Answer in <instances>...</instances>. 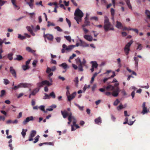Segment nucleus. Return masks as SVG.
I'll list each match as a JSON object with an SVG mask.
<instances>
[{
  "label": "nucleus",
  "instance_id": "1",
  "mask_svg": "<svg viewBox=\"0 0 150 150\" xmlns=\"http://www.w3.org/2000/svg\"><path fill=\"white\" fill-rule=\"evenodd\" d=\"M104 21V25L103 26L105 32H107L109 30H114V29L113 25L109 21L108 17L105 16Z\"/></svg>",
  "mask_w": 150,
  "mask_h": 150
},
{
  "label": "nucleus",
  "instance_id": "2",
  "mask_svg": "<svg viewBox=\"0 0 150 150\" xmlns=\"http://www.w3.org/2000/svg\"><path fill=\"white\" fill-rule=\"evenodd\" d=\"M74 19L76 20L78 24L81 21L82 18L83 16V13L81 10L79 8L76 9L74 12Z\"/></svg>",
  "mask_w": 150,
  "mask_h": 150
},
{
  "label": "nucleus",
  "instance_id": "3",
  "mask_svg": "<svg viewBox=\"0 0 150 150\" xmlns=\"http://www.w3.org/2000/svg\"><path fill=\"white\" fill-rule=\"evenodd\" d=\"M79 45V43H77L76 45H71L67 47L65 44H63L62 45L63 49L61 50V52L62 53H64L65 52V50H66L67 52L70 51L76 46L78 47Z\"/></svg>",
  "mask_w": 150,
  "mask_h": 150
},
{
  "label": "nucleus",
  "instance_id": "4",
  "mask_svg": "<svg viewBox=\"0 0 150 150\" xmlns=\"http://www.w3.org/2000/svg\"><path fill=\"white\" fill-rule=\"evenodd\" d=\"M61 113L64 118H66L67 116H68V120L69 121L68 122V124L70 125L71 122V113L70 112L68 113L66 110H64V111H61Z\"/></svg>",
  "mask_w": 150,
  "mask_h": 150
},
{
  "label": "nucleus",
  "instance_id": "5",
  "mask_svg": "<svg viewBox=\"0 0 150 150\" xmlns=\"http://www.w3.org/2000/svg\"><path fill=\"white\" fill-rule=\"evenodd\" d=\"M133 42V41L132 40H130L125 45L124 47V52L127 55H128L130 51V47Z\"/></svg>",
  "mask_w": 150,
  "mask_h": 150
},
{
  "label": "nucleus",
  "instance_id": "6",
  "mask_svg": "<svg viewBox=\"0 0 150 150\" xmlns=\"http://www.w3.org/2000/svg\"><path fill=\"white\" fill-rule=\"evenodd\" d=\"M36 131L35 130H32L30 133V135L29 137V139L26 141H32L33 140V138L35 135L36 134Z\"/></svg>",
  "mask_w": 150,
  "mask_h": 150
},
{
  "label": "nucleus",
  "instance_id": "7",
  "mask_svg": "<svg viewBox=\"0 0 150 150\" xmlns=\"http://www.w3.org/2000/svg\"><path fill=\"white\" fill-rule=\"evenodd\" d=\"M86 63V61L85 59L83 58V61L82 62H81L80 64L78 66V70L79 71H83L82 66H85Z\"/></svg>",
  "mask_w": 150,
  "mask_h": 150
},
{
  "label": "nucleus",
  "instance_id": "8",
  "mask_svg": "<svg viewBox=\"0 0 150 150\" xmlns=\"http://www.w3.org/2000/svg\"><path fill=\"white\" fill-rule=\"evenodd\" d=\"M44 34L43 37L45 39L47 38L49 40H52L54 38L52 35L49 34H45V32H44Z\"/></svg>",
  "mask_w": 150,
  "mask_h": 150
},
{
  "label": "nucleus",
  "instance_id": "9",
  "mask_svg": "<svg viewBox=\"0 0 150 150\" xmlns=\"http://www.w3.org/2000/svg\"><path fill=\"white\" fill-rule=\"evenodd\" d=\"M120 91L119 88L118 87H117L112 91V94L114 97H117L118 96Z\"/></svg>",
  "mask_w": 150,
  "mask_h": 150
},
{
  "label": "nucleus",
  "instance_id": "10",
  "mask_svg": "<svg viewBox=\"0 0 150 150\" xmlns=\"http://www.w3.org/2000/svg\"><path fill=\"white\" fill-rule=\"evenodd\" d=\"M33 120V117L32 116L27 117L26 118V119L23 121V123L24 125H25L30 121Z\"/></svg>",
  "mask_w": 150,
  "mask_h": 150
},
{
  "label": "nucleus",
  "instance_id": "11",
  "mask_svg": "<svg viewBox=\"0 0 150 150\" xmlns=\"http://www.w3.org/2000/svg\"><path fill=\"white\" fill-rule=\"evenodd\" d=\"M90 22L88 21L87 16L85 18L84 24L82 25V27H85L88 25H90Z\"/></svg>",
  "mask_w": 150,
  "mask_h": 150
},
{
  "label": "nucleus",
  "instance_id": "12",
  "mask_svg": "<svg viewBox=\"0 0 150 150\" xmlns=\"http://www.w3.org/2000/svg\"><path fill=\"white\" fill-rule=\"evenodd\" d=\"M145 104V102H144L143 103L142 105L143 110L142 113L143 115L147 113L148 112L147 110V108L146 107Z\"/></svg>",
  "mask_w": 150,
  "mask_h": 150
},
{
  "label": "nucleus",
  "instance_id": "13",
  "mask_svg": "<svg viewBox=\"0 0 150 150\" xmlns=\"http://www.w3.org/2000/svg\"><path fill=\"white\" fill-rule=\"evenodd\" d=\"M10 71L12 75L15 78L16 77V74L15 70L12 67H11L10 68Z\"/></svg>",
  "mask_w": 150,
  "mask_h": 150
},
{
  "label": "nucleus",
  "instance_id": "14",
  "mask_svg": "<svg viewBox=\"0 0 150 150\" xmlns=\"http://www.w3.org/2000/svg\"><path fill=\"white\" fill-rule=\"evenodd\" d=\"M115 89L114 87L111 85H109L105 87V90L108 91H112Z\"/></svg>",
  "mask_w": 150,
  "mask_h": 150
},
{
  "label": "nucleus",
  "instance_id": "15",
  "mask_svg": "<svg viewBox=\"0 0 150 150\" xmlns=\"http://www.w3.org/2000/svg\"><path fill=\"white\" fill-rule=\"evenodd\" d=\"M56 69V67L54 66L51 68V69L49 67H47L46 70V72L47 73H49L51 71H54Z\"/></svg>",
  "mask_w": 150,
  "mask_h": 150
},
{
  "label": "nucleus",
  "instance_id": "16",
  "mask_svg": "<svg viewBox=\"0 0 150 150\" xmlns=\"http://www.w3.org/2000/svg\"><path fill=\"white\" fill-rule=\"evenodd\" d=\"M76 93L74 92L71 95H70L67 97L68 101H70L72 99L74 98L76 96Z\"/></svg>",
  "mask_w": 150,
  "mask_h": 150
},
{
  "label": "nucleus",
  "instance_id": "17",
  "mask_svg": "<svg viewBox=\"0 0 150 150\" xmlns=\"http://www.w3.org/2000/svg\"><path fill=\"white\" fill-rule=\"evenodd\" d=\"M19 85L20 88L23 87L25 88L28 87L29 86V84L26 83H21L19 84Z\"/></svg>",
  "mask_w": 150,
  "mask_h": 150
},
{
  "label": "nucleus",
  "instance_id": "18",
  "mask_svg": "<svg viewBox=\"0 0 150 150\" xmlns=\"http://www.w3.org/2000/svg\"><path fill=\"white\" fill-rule=\"evenodd\" d=\"M83 37L85 39L89 41H91L93 40V38L91 35H85Z\"/></svg>",
  "mask_w": 150,
  "mask_h": 150
},
{
  "label": "nucleus",
  "instance_id": "19",
  "mask_svg": "<svg viewBox=\"0 0 150 150\" xmlns=\"http://www.w3.org/2000/svg\"><path fill=\"white\" fill-rule=\"evenodd\" d=\"M102 120L100 117H99L95 120V123L98 125H100L101 123Z\"/></svg>",
  "mask_w": 150,
  "mask_h": 150
},
{
  "label": "nucleus",
  "instance_id": "20",
  "mask_svg": "<svg viewBox=\"0 0 150 150\" xmlns=\"http://www.w3.org/2000/svg\"><path fill=\"white\" fill-rule=\"evenodd\" d=\"M80 43L79 45L80 46H83V47H87L89 46V45L86 43L85 42L82 41L81 40H80Z\"/></svg>",
  "mask_w": 150,
  "mask_h": 150
},
{
  "label": "nucleus",
  "instance_id": "21",
  "mask_svg": "<svg viewBox=\"0 0 150 150\" xmlns=\"http://www.w3.org/2000/svg\"><path fill=\"white\" fill-rule=\"evenodd\" d=\"M34 0H30V2H27L26 4H28L31 8H33Z\"/></svg>",
  "mask_w": 150,
  "mask_h": 150
},
{
  "label": "nucleus",
  "instance_id": "22",
  "mask_svg": "<svg viewBox=\"0 0 150 150\" xmlns=\"http://www.w3.org/2000/svg\"><path fill=\"white\" fill-rule=\"evenodd\" d=\"M42 83H43V85H46L47 86H50L52 85V83H50V82L47 80H45L42 81Z\"/></svg>",
  "mask_w": 150,
  "mask_h": 150
},
{
  "label": "nucleus",
  "instance_id": "23",
  "mask_svg": "<svg viewBox=\"0 0 150 150\" xmlns=\"http://www.w3.org/2000/svg\"><path fill=\"white\" fill-rule=\"evenodd\" d=\"M71 131L75 130L76 129H78L79 128V126L76 124L74 125L73 124V125H71Z\"/></svg>",
  "mask_w": 150,
  "mask_h": 150
},
{
  "label": "nucleus",
  "instance_id": "24",
  "mask_svg": "<svg viewBox=\"0 0 150 150\" xmlns=\"http://www.w3.org/2000/svg\"><path fill=\"white\" fill-rule=\"evenodd\" d=\"M23 59V58L22 56L20 55H16V57L14 59L15 60L21 61Z\"/></svg>",
  "mask_w": 150,
  "mask_h": 150
},
{
  "label": "nucleus",
  "instance_id": "25",
  "mask_svg": "<svg viewBox=\"0 0 150 150\" xmlns=\"http://www.w3.org/2000/svg\"><path fill=\"white\" fill-rule=\"evenodd\" d=\"M116 26L118 28H121L123 27L122 23L118 21H116Z\"/></svg>",
  "mask_w": 150,
  "mask_h": 150
},
{
  "label": "nucleus",
  "instance_id": "26",
  "mask_svg": "<svg viewBox=\"0 0 150 150\" xmlns=\"http://www.w3.org/2000/svg\"><path fill=\"white\" fill-rule=\"evenodd\" d=\"M125 1L128 8L132 10V7L130 4L129 0H125Z\"/></svg>",
  "mask_w": 150,
  "mask_h": 150
},
{
  "label": "nucleus",
  "instance_id": "27",
  "mask_svg": "<svg viewBox=\"0 0 150 150\" xmlns=\"http://www.w3.org/2000/svg\"><path fill=\"white\" fill-rule=\"evenodd\" d=\"M59 66L62 67L65 69H66L68 67L67 65L65 63H62V64L59 65Z\"/></svg>",
  "mask_w": 150,
  "mask_h": 150
},
{
  "label": "nucleus",
  "instance_id": "28",
  "mask_svg": "<svg viewBox=\"0 0 150 150\" xmlns=\"http://www.w3.org/2000/svg\"><path fill=\"white\" fill-rule=\"evenodd\" d=\"M26 50L27 51H28L29 52H30L32 53H34L35 51V50H33L30 47H26Z\"/></svg>",
  "mask_w": 150,
  "mask_h": 150
},
{
  "label": "nucleus",
  "instance_id": "29",
  "mask_svg": "<svg viewBox=\"0 0 150 150\" xmlns=\"http://www.w3.org/2000/svg\"><path fill=\"white\" fill-rule=\"evenodd\" d=\"M91 63H92V67H94L95 68H96L98 67V64L95 61H92L91 62Z\"/></svg>",
  "mask_w": 150,
  "mask_h": 150
},
{
  "label": "nucleus",
  "instance_id": "30",
  "mask_svg": "<svg viewBox=\"0 0 150 150\" xmlns=\"http://www.w3.org/2000/svg\"><path fill=\"white\" fill-rule=\"evenodd\" d=\"M11 2L13 4L15 7V8H17V9L18 10L19 9V8L18 7V6L16 4V0H11Z\"/></svg>",
  "mask_w": 150,
  "mask_h": 150
},
{
  "label": "nucleus",
  "instance_id": "31",
  "mask_svg": "<svg viewBox=\"0 0 150 150\" xmlns=\"http://www.w3.org/2000/svg\"><path fill=\"white\" fill-rule=\"evenodd\" d=\"M145 14L146 15L147 18L150 19V11L148 10H145Z\"/></svg>",
  "mask_w": 150,
  "mask_h": 150
},
{
  "label": "nucleus",
  "instance_id": "32",
  "mask_svg": "<svg viewBox=\"0 0 150 150\" xmlns=\"http://www.w3.org/2000/svg\"><path fill=\"white\" fill-rule=\"evenodd\" d=\"M39 89L35 88L34 89L33 91L32 92L31 94L32 95L34 96L39 91Z\"/></svg>",
  "mask_w": 150,
  "mask_h": 150
},
{
  "label": "nucleus",
  "instance_id": "33",
  "mask_svg": "<svg viewBox=\"0 0 150 150\" xmlns=\"http://www.w3.org/2000/svg\"><path fill=\"white\" fill-rule=\"evenodd\" d=\"M49 144L50 145H53V143L52 142H44L43 143H40L39 144V146H41L43 144Z\"/></svg>",
  "mask_w": 150,
  "mask_h": 150
},
{
  "label": "nucleus",
  "instance_id": "34",
  "mask_svg": "<svg viewBox=\"0 0 150 150\" xmlns=\"http://www.w3.org/2000/svg\"><path fill=\"white\" fill-rule=\"evenodd\" d=\"M13 54L11 53L8 54L7 55V57L10 60H12L13 59Z\"/></svg>",
  "mask_w": 150,
  "mask_h": 150
},
{
  "label": "nucleus",
  "instance_id": "35",
  "mask_svg": "<svg viewBox=\"0 0 150 150\" xmlns=\"http://www.w3.org/2000/svg\"><path fill=\"white\" fill-rule=\"evenodd\" d=\"M22 68L25 71L26 70L29 69V67L28 65H23L22 66Z\"/></svg>",
  "mask_w": 150,
  "mask_h": 150
},
{
  "label": "nucleus",
  "instance_id": "36",
  "mask_svg": "<svg viewBox=\"0 0 150 150\" xmlns=\"http://www.w3.org/2000/svg\"><path fill=\"white\" fill-rule=\"evenodd\" d=\"M50 97H51L52 98L54 99L56 97L55 95L54 92L53 91L51 93L49 94Z\"/></svg>",
  "mask_w": 150,
  "mask_h": 150
},
{
  "label": "nucleus",
  "instance_id": "37",
  "mask_svg": "<svg viewBox=\"0 0 150 150\" xmlns=\"http://www.w3.org/2000/svg\"><path fill=\"white\" fill-rule=\"evenodd\" d=\"M134 60L135 61V66L137 67L138 66V62L139 61V59L137 58V57H134Z\"/></svg>",
  "mask_w": 150,
  "mask_h": 150
},
{
  "label": "nucleus",
  "instance_id": "38",
  "mask_svg": "<svg viewBox=\"0 0 150 150\" xmlns=\"http://www.w3.org/2000/svg\"><path fill=\"white\" fill-rule=\"evenodd\" d=\"M18 38L21 40H23L26 38V37L22 35H21L18 34Z\"/></svg>",
  "mask_w": 150,
  "mask_h": 150
},
{
  "label": "nucleus",
  "instance_id": "39",
  "mask_svg": "<svg viewBox=\"0 0 150 150\" xmlns=\"http://www.w3.org/2000/svg\"><path fill=\"white\" fill-rule=\"evenodd\" d=\"M45 106L44 105H41L39 107V108L41 110L43 111L44 112H46L47 111L45 110Z\"/></svg>",
  "mask_w": 150,
  "mask_h": 150
},
{
  "label": "nucleus",
  "instance_id": "40",
  "mask_svg": "<svg viewBox=\"0 0 150 150\" xmlns=\"http://www.w3.org/2000/svg\"><path fill=\"white\" fill-rule=\"evenodd\" d=\"M111 15L112 16V19H113V17L115 14V10L113 8H111L110 10Z\"/></svg>",
  "mask_w": 150,
  "mask_h": 150
},
{
  "label": "nucleus",
  "instance_id": "41",
  "mask_svg": "<svg viewBox=\"0 0 150 150\" xmlns=\"http://www.w3.org/2000/svg\"><path fill=\"white\" fill-rule=\"evenodd\" d=\"M39 137L40 136L39 135H38L34 139V141H33V143H37L38 141Z\"/></svg>",
  "mask_w": 150,
  "mask_h": 150
},
{
  "label": "nucleus",
  "instance_id": "42",
  "mask_svg": "<svg viewBox=\"0 0 150 150\" xmlns=\"http://www.w3.org/2000/svg\"><path fill=\"white\" fill-rule=\"evenodd\" d=\"M75 105L78 107L79 108V109L81 111H83V106L81 107L79 105L77 104L76 103H75Z\"/></svg>",
  "mask_w": 150,
  "mask_h": 150
},
{
  "label": "nucleus",
  "instance_id": "43",
  "mask_svg": "<svg viewBox=\"0 0 150 150\" xmlns=\"http://www.w3.org/2000/svg\"><path fill=\"white\" fill-rule=\"evenodd\" d=\"M71 120H73V124H75L77 122V120L76 118L72 116V114H71Z\"/></svg>",
  "mask_w": 150,
  "mask_h": 150
},
{
  "label": "nucleus",
  "instance_id": "44",
  "mask_svg": "<svg viewBox=\"0 0 150 150\" xmlns=\"http://www.w3.org/2000/svg\"><path fill=\"white\" fill-rule=\"evenodd\" d=\"M24 130L23 129V131L21 132V134L23 138H24L26 135V132L27 131V129L25 130V131H24Z\"/></svg>",
  "mask_w": 150,
  "mask_h": 150
},
{
  "label": "nucleus",
  "instance_id": "45",
  "mask_svg": "<svg viewBox=\"0 0 150 150\" xmlns=\"http://www.w3.org/2000/svg\"><path fill=\"white\" fill-rule=\"evenodd\" d=\"M137 44L138 45V46L137 48V50H142V46L141 44H139V43H137Z\"/></svg>",
  "mask_w": 150,
  "mask_h": 150
},
{
  "label": "nucleus",
  "instance_id": "46",
  "mask_svg": "<svg viewBox=\"0 0 150 150\" xmlns=\"http://www.w3.org/2000/svg\"><path fill=\"white\" fill-rule=\"evenodd\" d=\"M74 82L76 83V86H77L78 84L79 80L78 77H76L75 78Z\"/></svg>",
  "mask_w": 150,
  "mask_h": 150
},
{
  "label": "nucleus",
  "instance_id": "47",
  "mask_svg": "<svg viewBox=\"0 0 150 150\" xmlns=\"http://www.w3.org/2000/svg\"><path fill=\"white\" fill-rule=\"evenodd\" d=\"M90 85H85L84 86L83 88V91H85L87 88H89L90 87Z\"/></svg>",
  "mask_w": 150,
  "mask_h": 150
},
{
  "label": "nucleus",
  "instance_id": "48",
  "mask_svg": "<svg viewBox=\"0 0 150 150\" xmlns=\"http://www.w3.org/2000/svg\"><path fill=\"white\" fill-rule=\"evenodd\" d=\"M123 108H124V107H123V105L121 104L117 107V109L118 110H120Z\"/></svg>",
  "mask_w": 150,
  "mask_h": 150
},
{
  "label": "nucleus",
  "instance_id": "49",
  "mask_svg": "<svg viewBox=\"0 0 150 150\" xmlns=\"http://www.w3.org/2000/svg\"><path fill=\"white\" fill-rule=\"evenodd\" d=\"M64 38L66 39L67 40L69 41V42H71V38L70 36H65Z\"/></svg>",
  "mask_w": 150,
  "mask_h": 150
},
{
  "label": "nucleus",
  "instance_id": "50",
  "mask_svg": "<svg viewBox=\"0 0 150 150\" xmlns=\"http://www.w3.org/2000/svg\"><path fill=\"white\" fill-rule=\"evenodd\" d=\"M50 98V97L49 95H48L47 93H45V96L43 97V99H49Z\"/></svg>",
  "mask_w": 150,
  "mask_h": 150
},
{
  "label": "nucleus",
  "instance_id": "51",
  "mask_svg": "<svg viewBox=\"0 0 150 150\" xmlns=\"http://www.w3.org/2000/svg\"><path fill=\"white\" fill-rule=\"evenodd\" d=\"M76 64L79 65L80 64V63L81 62L80 59L79 57H78L76 59Z\"/></svg>",
  "mask_w": 150,
  "mask_h": 150
},
{
  "label": "nucleus",
  "instance_id": "52",
  "mask_svg": "<svg viewBox=\"0 0 150 150\" xmlns=\"http://www.w3.org/2000/svg\"><path fill=\"white\" fill-rule=\"evenodd\" d=\"M48 24H47V26L49 27L50 26H54L55 25V24L52 23H51L50 21H48Z\"/></svg>",
  "mask_w": 150,
  "mask_h": 150
},
{
  "label": "nucleus",
  "instance_id": "53",
  "mask_svg": "<svg viewBox=\"0 0 150 150\" xmlns=\"http://www.w3.org/2000/svg\"><path fill=\"white\" fill-rule=\"evenodd\" d=\"M20 88L19 84L17 86H15L14 87L12 88V89L13 90H16L18 88Z\"/></svg>",
  "mask_w": 150,
  "mask_h": 150
},
{
  "label": "nucleus",
  "instance_id": "54",
  "mask_svg": "<svg viewBox=\"0 0 150 150\" xmlns=\"http://www.w3.org/2000/svg\"><path fill=\"white\" fill-rule=\"evenodd\" d=\"M26 29H27V30L30 33L31 32H32V31H33L32 30V29L31 28V27L30 26H28L26 27Z\"/></svg>",
  "mask_w": 150,
  "mask_h": 150
},
{
  "label": "nucleus",
  "instance_id": "55",
  "mask_svg": "<svg viewBox=\"0 0 150 150\" xmlns=\"http://www.w3.org/2000/svg\"><path fill=\"white\" fill-rule=\"evenodd\" d=\"M120 101L118 99H117L114 102L113 105H114L116 106L118 105Z\"/></svg>",
  "mask_w": 150,
  "mask_h": 150
},
{
  "label": "nucleus",
  "instance_id": "56",
  "mask_svg": "<svg viewBox=\"0 0 150 150\" xmlns=\"http://www.w3.org/2000/svg\"><path fill=\"white\" fill-rule=\"evenodd\" d=\"M54 28L57 30L58 31L60 32H62V30L61 29L59 26H57Z\"/></svg>",
  "mask_w": 150,
  "mask_h": 150
},
{
  "label": "nucleus",
  "instance_id": "57",
  "mask_svg": "<svg viewBox=\"0 0 150 150\" xmlns=\"http://www.w3.org/2000/svg\"><path fill=\"white\" fill-rule=\"evenodd\" d=\"M90 19L91 20H94L96 21H98V17L96 16L92 17Z\"/></svg>",
  "mask_w": 150,
  "mask_h": 150
},
{
  "label": "nucleus",
  "instance_id": "58",
  "mask_svg": "<svg viewBox=\"0 0 150 150\" xmlns=\"http://www.w3.org/2000/svg\"><path fill=\"white\" fill-rule=\"evenodd\" d=\"M6 93V91L4 90H2L1 91V94L0 97H1L3 96Z\"/></svg>",
  "mask_w": 150,
  "mask_h": 150
},
{
  "label": "nucleus",
  "instance_id": "59",
  "mask_svg": "<svg viewBox=\"0 0 150 150\" xmlns=\"http://www.w3.org/2000/svg\"><path fill=\"white\" fill-rule=\"evenodd\" d=\"M66 21L67 22V23L68 25H69V27H70L71 26V22L70 20H69L67 18H66Z\"/></svg>",
  "mask_w": 150,
  "mask_h": 150
},
{
  "label": "nucleus",
  "instance_id": "60",
  "mask_svg": "<svg viewBox=\"0 0 150 150\" xmlns=\"http://www.w3.org/2000/svg\"><path fill=\"white\" fill-rule=\"evenodd\" d=\"M4 83L6 85H7L9 83V82L7 79H4Z\"/></svg>",
  "mask_w": 150,
  "mask_h": 150
},
{
  "label": "nucleus",
  "instance_id": "61",
  "mask_svg": "<svg viewBox=\"0 0 150 150\" xmlns=\"http://www.w3.org/2000/svg\"><path fill=\"white\" fill-rule=\"evenodd\" d=\"M37 86L39 87H41L43 86V83H42V81L37 83Z\"/></svg>",
  "mask_w": 150,
  "mask_h": 150
},
{
  "label": "nucleus",
  "instance_id": "62",
  "mask_svg": "<svg viewBox=\"0 0 150 150\" xmlns=\"http://www.w3.org/2000/svg\"><path fill=\"white\" fill-rule=\"evenodd\" d=\"M37 63V61L36 60H34L33 61L32 64L34 67H35L36 66V64Z\"/></svg>",
  "mask_w": 150,
  "mask_h": 150
},
{
  "label": "nucleus",
  "instance_id": "63",
  "mask_svg": "<svg viewBox=\"0 0 150 150\" xmlns=\"http://www.w3.org/2000/svg\"><path fill=\"white\" fill-rule=\"evenodd\" d=\"M135 121V120H134V121H132L129 120V122H128V124L130 125H132L133 124Z\"/></svg>",
  "mask_w": 150,
  "mask_h": 150
},
{
  "label": "nucleus",
  "instance_id": "64",
  "mask_svg": "<svg viewBox=\"0 0 150 150\" xmlns=\"http://www.w3.org/2000/svg\"><path fill=\"white\" fill-rule=\"evenodd\" d=\"M22 112H20L18 115L17 117V118L19 119L22 116Z\"/></svg>",
  "mask_w": 150,
  "mask_h": 150
}]
</instances>
